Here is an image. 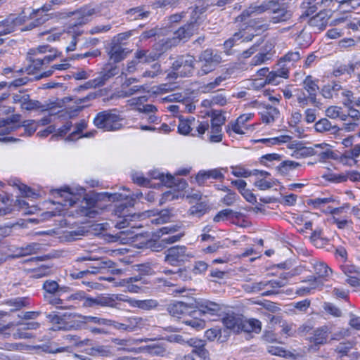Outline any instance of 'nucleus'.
I'll list each match as a JSON object with an SVG mask.
<instances>
[{
    "instance_id": "49",
    "label": "nucleus",
    "mask_w": 360,
    "mask_h": 360,
    "mask_svg": "<svg viewBox=\"0 0 360 360\" xmlns=\"http://www.w3.org/2000/svg\"><path fill=\"white\" fill-rule=\"evenodd\" d=\"M300 59L299 51H290L280 58L278 65L283 62H296Z\"/></svg>"
},
{
    "instance_id": "8",
    "label": "nucleus",
    "mask_w": 360,
    "mask_h": 360,
    "mask_svg": "<svg viewBox=\"0 0 360 360\" xmlns=\"http://www.w3.org/2000/svg\"><path fill=\"white\" fill-rule=\"evenodd\" d=\"M186 249L187 248L185 246L180 245L169 248L165 252V261L173 266L184 262L187 259V257H189L186 253Z\"/></svg>"
},
{
    "instance_id": "22",
    "label": "nucleus",
    "mask_w": 360,
    "mask_h": 360,
    "mask_svg": "<svg viewBox=\"0 0 360 360\" xmlns=\"http://www.w3.org/2000/svg\"><path fill=\"white\" fill-rule=\"evenodd\" d=\"M240 320L241 319L234 314H228L222 319V322L226 329L238 333Z\"/></svg>"
},
{
    "instance_id": "39",
    "label": "nucleus",
    "mask_w": 360,
    "mask_h": 360,
    "mask_svg": "<svg viewBox=\"0 0 360 360\" xmlns=\"http://www.w3.org/2000/svg\"><path fill=\"white\" fill-rule=\"evenodd\" d=\"M268 285L266 282H257L252 284H246L243 285V288L246 292H257L263 290Z\"/></svg>"
},
{
    "instance_id": "48",
    "label": "nucleus",
    "mask_w": 360,
    "mask_h": 360,
    "mask_svg": "<svg viewBox=\"0 0 360 360\" xmlns=\"http://www.w3.org/2000/svg\"><path fill=\"white\" fill-rule=\"evenodd\" d=\"M290 139V136H281L279 137L272 138V139H263L257 140V142H262L264 143H269L271 145H275L278 143H286Z\"/></svg>"
},
{
    "instance_id": "55",
    "label": "nucleus",
    "mask_w": 360,
    "mask_h": 360,
    "mask_svg": "<svg viewBox=\"0 0 360 360\" xmlns=\"http://www.w3.org/2000/svg\"><path fill=\"white\" fill-rule=\"evenodd\" d=\"M160 72V65L158 63H155L151 66L150 70H146L143 73L142 77L154 78L155 77L158 76Z\"/></svg>"
},
{
    "instance_id": "29",
    "label": "nucleus",
    "mask_w": 360,
    "mask_h": 360,
    "mask_svg": "<svg viewBox=\"0 0 360 360\" xmlns=\"http://www.w3.org/2000/svg\"><path fill=\"white\" fill-rule=\"evenodd\" d=\"M279 111L272 106H266L261 112L262 121L264 123L269 124L274 122L275 118L278 115Z\"/></svg>"
},
{
    "instance_id": "27",
    "label": "nucleus",
    "mask_w": 360,
    "mask_h": 360,
    "mask_svg": "<svg viewBox=\"0 0 360 360\" xmlns=\"http://www.w3.org/2000/svg\"><path fill=\"white\" fill-rule=\"evenodd\" d=\"M160 55V54L146 50H138L135 53V58L138 60L139 63H149L158 59Z\"/></svg>"
},
{
    "instance_id": "44",
    "label": "nucleus",
    "mask_w": 360,
    "mask_h": 360,
    "mask_svg": "<svg viewBox=\"0 0 360 360\" xmlns=\"http://www.w3.org/2000/svg\"><path fill=\"white\" fill-rule=\"evenodd\" d=\"M70 347H62L57 348L56 350L53 351V353H58V352H68L70 354L67 356L66 360H85L86 359L83 357V356L71 353L70 352Z\"/></svg>"
},
{
    "instance_id": "47",
    "label": "nucleus",
    "mask_w": 360,
    "mask_h": 360,
    "mask_svg": "<svg viewBox=\"0 0 360 360\" xmlns=\"http://www.w3.org/2000/svg\"><path fill=\"white\" fill-rule=\"evenodd\" d=\"M211 135L210 141L214 143H219L222 141L221 127L211 126Z\"/></svg>"
},
{
    "instance_id": "24",
    "label": "nucleus",
    "mask_w": 360,
    "mask_h": 360,
    "mask_svg": "<svg viewBox=\"0 0 360 360\" xmlns=\"http://www.w3.org/2000/svg\"><path fill=\"white\" fill-rule=\"evenodd\" d=\"M314 128L316 131L320 133L330 131L331 134H336L340 130L337 125L332 124V123L326 118L321 119L319 121L316 122Z\"/></svg>"
},
{
    "instance_id": "58",
    "label": "nucleus",
    "mask_w": 360,
    "mask_h": 360,
    "mask_svg": "<svg viewBox=\"0 0 360 360\" xmlns=\"http://www.w3.org/2000/svg\"><path fill=\"white\" fill-rule=\"evenodd\" d=\"M233 213V211L231 209H225L220 212H219L215 217H214L213 220L214 222H219L221 221H224L227 219Z\"/></svg>"
},
{
    "instance_id": "64",
    "label": "nucleus",
    "mask_w": 360,
    "mask_h": 360,
    "mask_svg": "<svg viewBox=\"0 0 360 360\" xmlns=\"http://www.w3.org/2000/svg\"><path fill=\"white\" fill-rule=\"evenodd\" d=\"M34 120H26L23 122L20 127H24L25 133H27L28 136H31L37 130V127L34 125Z\"/></svg>"
},
{
    "instance_id": "31",
    "label": "nucleus",
    "mask_w": 360,
    "mask_h": 360,
    "mask_svg": "<svg viewBox=\"0 0 360 360\" xmlns=\"http://www.w3.org/2000/svg\"><path fill=\"white\" fill-rule=\"evenodd\" d=\"M149 13V11L144 10L143 6H138L127 11V17L131 20L146 18L148 16Z\"/></svg>"
},
{
    "instance_id": "34",
    "label": "nucleus",
    "mask_w": 360,
    "mask_h": 360,
    "mask_svg": "<svg viewBox=\"0 0 360 360\" xmlns=\"http://www.w3.org/2000/svg\"><path fill=\"white\" fill-rule=\"evenodd\" d=\"M341 89V86L338 84L325 85L321 89V94L326 98H332L334 94Z\"/></svg>"
},
{
    "instance_id": "50",
    "label": "nucleus",
    "mask_w": 360,
    "mask_h": 360,
    "mask_svg": "<svg viewBox=\"0 0 360 360\" xmlns=\"http://www.w3.org/2000/svg\"><path fill=\"white\" fill-rule=\"evenodd\" d=\"M226 118L221 113L216 111L212 114L211 126L221 127L225 123Z\"/></svg>"
},
{
    "instance_id": "51",
    "label": "nucleus",
    "mask_w": 360,
    "mask_h": 360,
    "mask_svg": "<svg viewBox=\"0 0 360 360\" xmlns=\"http://www.w3.org/2000/svg\"><path fill=\"white\" fill-rule=\"evenodd\" d=\"M196 124L194 128L196 129L194 132L191 133L192 136H202L209 128V124L207 122L195 121Z\"/></svg>"
},
{
    "instance_id": "60",
    "label": "nucleus",
    "mask_w": 360,
    "mask_h": 360,
    "mask_svg": "<svg viewBox=\"0 0 360 360\" xmlns=\"http://www.w3.org/2000/svg\"><path fill=\"white\" fill-rule=\"evenodd\" d=\"M208 265L203 261H198L194 263L192 271L194 274H200L205 272Z\"/></svg>"
},
{
    "instance_id": "36",
    "label": "nucleus",
    "mask_w": 360,
    "mask_h": 360,
    "mask_svg": "<svg viewBox=\"0 0 360 360\" xmlns=\"http://www.w3.org/2000/svg\"><path fill=\"white\" fill-rule=\"evenodd\" d=\"M88 354L91 356H110L112 352L108 346H97L89 349Z\"/></svg>"
},
{
    "instance_id": "32",
    "label": "nucleus",
    "mask_w": 360,
    "mask_h": 360,
    "mask_svg": "<svg viewBox=\"0 0 360 360\" xmlns=\"http://www.w3.org/2000/svg\"><path fill=\"white\" fill-rule=\"evenodd\" d=\"M92 260L95 261V263L94 264V265L91 266V268L93 269H98L101 272L103 270L113 268L115 266V263L108 259H105V258L94 259L93 258Z\"/></svg>"
},
{
    "instance_id": "11",
    "label": "nucleus",
    "mask_w": 360,
    "mask_h": 360,
    "mask_svg": "<svg viewBox=\"0 0 360 360\" xmlns=\"http://www.w3.org/2000/svg\"><path fill=\"white\" fill-rule=\"evenodd\" d=\"M151 177L153 179H160L165 186L170 188L176 187L177 189L183 190L187 185L186 181L182 179H175L171 174L165 176L163 174H160L158 172L151 173Z\"/></svg>"
},
{
    "instance_id": "37",
    "label": "nucleus",
    "mask_w": 360,
    "mask_h": 360,
    "mask_svg": "<svg viewBox=\"0 0 360 360\" xmlns=\"http://www.w3.org/2000/svg\"><path fill=\"white\" fill-rule=\"evenodd\" d=\"M133 305L143 310H150L158 307V302L155 300H135Z\"/></svg>"
},
{
    "instance_id": "56",
    "label": "nucleus",
    "mask_w": 360,
    "mask_h": 360,
    "mask_svg": "<svg viewBox=\"0 0 360 360\" xmlns=\"http://www.w3.org/2000/svg\"><path fill=\"white\" fill-rule=\"evenodd\" d=\"M288 275H282L278 280H271L266 283L273 288L283 287L287 284Z\"/></svg>"
},
{
    "instance_id": "63",
    "label": "nucleus",
    "mask_w": 360,
    "mask_h": 360,
    "mask_svg": "<svg viewBox=\"0 0 360 360\" xmlns=\"http://www.w3.org/2000/svg\"><path fill=\"white\" fill-rule=\"evenodd\" d=\"M159 217L156 218L155 220L156 223L160 224V223H165L167 221L171 216L172 215L171 210L168 209L162 210H161L159 214Z\"/></svg>"
},
{
    "instance_id": "7",
    "label": "nucleus",
    "mask_w": 360,
    "mask_h": 360,
    "mask_svg": "<svg viewBox=\"0 0 360 360\" xmlns=\"http://www.w3.org/2000/svg\"><path fill=\"white\" fill-rule=\"evenodd\" d=\"M41 245L37 243H30L25 247L9 248L11 254H8L4 259H1V262L11 259L19 258L36 254L41 250Z\"/></svg>"
},
{
    "instance_id": "23",
    "label": "nucleus",
    "mask_w": 360,
    "mask_h": 360,
    "mask_svg": "<svg viewBox=\"0 0 360 360\" xmlns=\"http://www.w3.org/2000/svg\"><path fill=\"white\" fill-rule=\"evenodd\" d=\"M127 53L128 51L121 44H115L109 51L110 59L115 63H118L127 56Z\"/></svg>"
},
{
    "instance_id": "52",
    "label": "nucleus",
    "mask_w": 360,
    "mask_h": 360,
    "mask_svg": "<svg viewBox=\"0 0 360 360\" xmlns=\"http://www.w3.org/2000/svg\"><path fill=\"white\" fill-rule=\"evenodd\" d=\"M82 322L84 323L92 322L98 325H108V323H110V319H101L96 316H82Z\"/></svg>"
},
{
    "instance_id": "30",
    "label": "nucleus",
    "mask_w": 360,
    "mask_h": 360,
    "mask_svg": "<svg viewBox=\"0 0 360 360\" xmlns=\"http://www.w3.org/2000/svg\"><path fill=\"white\" fill-rule=\"evenodd\" d=\"M196 122L194 118L187 120H180L178 126L179 132L186 135L191 132L195 126Z\"/></svg>"
},
{
    "instance_id": "62",
    "label": "nucleus",
    "mask_w": 360,
    "mask_h": 360,
    "mask_svg": "<svg viewBox=\"0 0 360 360\" xmlns=\"http://www.w3.org/2000/svg\"><path fill=\"white\" fill-rule=\"evenodd\" d=\"M353 347L351 342H342L335 349V351L341 354V356L347 355L349 351Z\"/></svg>"
},
{
    "instance_id": "15",
    "label": "nucleus",
    "mask_w": 360,
    "mask_h": 360,
    "mask_svg": "<svg viewBox=\"0 0 360 360\" xmlns=\"http://www.w3.org/2000/svg\"><path fill=\"white\" fill-rule=\"evenodd\" d=\"M194 307L198 308V310H196V314H209L211 315H214L217 314L221 309L219 304L209 300H204L197 302V305Z\"/></svg>"
},
{
    "instance_id": "25",
    "label": "nucleus",
    "mask_w": 360,
    "mask_h": 360,
    "mask_svg": "<svg viewBox=\"0 0 360 360\" xmlns=\"http://www.w3.org/2000/svg\"><path fill=\"white\" fill-rule=\"evenodd\" d=\"M327 14L321 11L311 18L308 22L309 26L316 28L318 30H323L328 23Z\"/></svg>"
},
{
    "instance_id": "21",
    "label": "nucleus",
    "mask_w": 360,
    "mask_h": 360,
    "mask_svg": "<svg viewBox=\"0 0 360 360\" xmlns=\"http://www.w3.org/2000/svg\"><path fill=\"white\" fill-rule=\"evenodd\" d=\"M27 59L30 63L26 68V72L28 75L37 74L41 67L44 65L41 58H39L38 56H34L33 55L27 53Z\"/></svg>"
},
{
    "instance_id": "14",
    "label": "nucleus",
    "mask_w": 360,
    "mask_h": 360,
    "mask_svg": "<svg viewBox=\"0 0 360 360\" xmlns=\"http://www.w3.org/2000/svg\"><path fill=\"white\" fill-rule=\"evenodd\" d=\"M25 21V17H15L14 15H11L7 18L0 21L1 27L4 28L1 32L5 35L10 34L15 30L16 26L22 25Z\"/></svg>"
},
{
    "instance_id": "19",
    "label": "nucleus",
    "mask_w": 360,
    "mask_h": 360,
    "mask_svg": "<svg viewBox=\"0 0 360 360\" xmlns=\"http://www.w3.org/2000/svg\"><path fill=\"white\" fill-rule=\"evenodd\" d=\"M304 89L309 95L310 103L316 104V94L319 90L318 85L312 80L311 76H307L303 82Z\"/></svg>"
},
{
    "instance_id": "17",
    "label": "nucleus",
    "mask_w": 360,
    "mask_h": 360,
    "mask_svg": "<svg viewBox=\"0 0 360 360\" xmlns=\"http://www.w3.org/2000/svg\"><path fill=\"white\" fill-rule=\"evenodd\" d=\"M261 322L257 319H241L239 325V333L244 331L245 333L255 332L258 333L261 331Z\"/></svg>"
},
{
    "instance_id": "38",
    "label": "nucleus",
    "mask_w": 360,
    "mask_h": 360,
    "mask_svg": "<svg viewBox=\"0 0 360 360\" xmlns=\"http://www.w3.org/2000/svg\"><path fill=\"white\" fill-rule=\"evenodd\" d=\"M314 269L315 274L318 275L319 278L327 277L332 273L331 269L322 262L315 264Z\"/></svg>"
},
{
    "instance_id": "59",
    "label": "nucleus",
    "mask_w": 360,
    "mask_h": 360,
    "mask_svg": "<svg viewBox=\"0 0 360 360\" xmlns=\"http://www.w3.org/2000/svg\"><path fill=\"white\" fill-rule=\"evenodd\" d=\"M224 80L225 77H223L221 76L217 77L213 82H210L202 86L203 91L207 92L212 91V89L219 86L220 84Z\"/></svg>"
},
{
    "instance_id": "10",
    "label": "nucleus",
    "mask_w": 360,
    "mask_h": 360,
    "mask_svg": "<svg viewBox=\"0 0 360 360\" xmlns=\"http://www.w3.org/2000/svg\"><path fill=\"white\" fill-rule=\"evenodd\" d=\"M193 304H188L184 302H175L168 305L167 311L174 317L180 318L186 314H196V310Z\"/></svg>"
},
{
    "instance_id": "35",
    "label": "nucleus",
    "mask_w": 360,
    "mask_h": 360,
    "mask_svg": "<svg viewBox=\"0 0 360 360\" xmlns=\"http://www.w3.org/2000/svg\"><path fill=\"white\" fill-rule=\"evenodd\" d=\"M6 304L8 306L13 307L12 311L19 310L23 307L28 305V300L26 297H17L13 300H10L6 302Z\"/></svg>"
},
{
    "instance_id": "1",
    "label": "nucleus",
    "mask_w": 360,
    "mask_h": 360,
    "mask_svg": "<svg viewBox=\"0 0 360 360\" xmlns=\"http://www.w3.org/2000/svg\"><path fill=\"white\" fill-rule=\"evenodd\" d=\"M94 9H84L73 13V15L76 16L77 23L72 26H70L65 32V39H70V43L66 47L68 52L72 51L75 49L76 44L77 42V38L82 33V31L79 30L77 27V25H82L86 24L89 20V17L94 14Z\"/></svg>"
},
{
    "instance_id": "42",
    "label": "nucleus",
    "mask_w": 360,
    "mask_h": 360,
    "mask_svg": "<svg viewBox=\"0 0 360 360\" xmlns=\"http://www.w3.org/2000/svg\"><path fill=\"white\" fill-rule=\"evenodd\" d=\"M20 127V125H11L6 122L5 120H0V136L9 134Z\"/></svg>"
},
{
    "instance_id": "18",
    "label": "nucleus",
    "mask_w": 360,
    "mask_h": 360,
    "mask_svg": "<svg viewBox=\"0 0 360 360\" xmlns=\"http://www.w3.org/2000/svg\"><path fill=\"white\" fill-rule=\"evenodd\" d=\"M224 179V176L221 172L220 169H214L207 171H200L198 173L196 176V181L200 185H202L205 183V181L207 179Z\"/></svg>"
},
{
    "instance_id": "12",
    "label": "nucleus",
    "mask_w": 360,
    "mask_h": 360,
    "mask_svg": "<svg viewBox=\"0 0 360 360\" xmlns=\"http://www.w3.org/2000/svg\"><path fill=\"white\" fill-rule=\"evenodd\" d=\"M114 213L121 219L115 225V226L120 229L128 226L129 225V221L135 217V214H131L129 213L127 207L122 203L116 207L114 210Z\"/></svg>"
},
{
    "instance_id": "4",
    "label": "nucleus",
    "mask_w": 360,
    "mask_h": 360,
    "mask_svg": "<svg viewBox=\"0 0 360 360\" xmlns=\"http://www.w3.org/2000/svg\"><path fill=\"white\" fill-rule=\"evenodd\" d=\"M195 58L191 55H182L177 57L172 63V68L176 77L191 76L195 70Z\"/></svg>"
},
{
    "instance_id": "13",
    "label": "nucleus",
    "mask_w": 360,
    "mask_h": 360,
    "mask_svg": "<svg viewBox=\"0 0 360 360\" xmlns=\"http://www.w3.org/2000/svg\"><path fill=\"white\" fill-rule=\"evenodd\" d=\"M118 297L115 295H98L96 297H91L93 306L108 307L118 308Z\"/></svg>"
},
{
    "instance_id": "9",
    "label": "nucleus",
    "mask_w": 360,
    "mask_h": 360,
    "mask_svg": "<svg viewBox=\"0 0 360 360\" xmlns=\"http://www.w3.org/2000/svg\"><path fill=\"white\" fill-rule=\"evenodd\" d=\"M284 1L285 0H278V4H275L271 8L274 15L270 21L274 24L285 22L292 17V12L288 9Z\"/></svg>"
},
{
    "instance_id": "61",
    "label": "nucleus",
    "mask_w": 360,
    "mask_h": 360,
    "mask_svg": "<svg viewBox=\"0 0 360 360\" xmlns=\"http://www.w3.org/2000/svg\"><path fill=\"white\" fill-rule=\"evenodd\" d=\"M191 315L193 316V314ZM193 319L185 320L184 323L194 328H203L205 327V321L196 318L195 315H193Z\"/></svg>"
},
{
    "instance_id": "41",
    "label": "nucleus",
    "mask_w": 360,
    "mask_h": 360,
    "mask_svg": "<svg viewBox=\"0 0 360 360\" xmlns=\"http://www.w3.org/2000/svg\"><path fill=\"white\" fill-rule=\"evenodd\" d=\"M42 107L41 103L36 100H31L30 96H27V99H25L21 108L26 110H34L39 109Z\"/></svg>"
},
{
    "instance_id": "40",
    "label": "nucleus",
    "mask_w": 360,
    "mask_h": 360,
    "mask_svg": "<svg viewBox=\"0 0 360 360\" xmlns=\"http://www.w3.org/2000/svg\"><path fill=\"white\" fill-rule=\"evenodd\" d=\"M300 166V164L292 160H285L281 163L278 167L279 172L282 174H286L290 169H294Z\"/></svg>"
},
{
    "instance_id": "54",
    "label": "nucleus",
    "mask_w": 360,
    "mask_h": 360,
    "mask_svg": "<svg viewBox=\"0 0 360 360\" xmlns=\"http://www.w3.org/2000/svg\"><path fill=\"white\" fill-rule=\"evenodd\" d=\"M180 229V226L176 225H172L169 226H165L160 229L157 232L158 237H162L164 235H169L177 232Z\"/></svg>"
},
{
    "instance_id": "3",
    "label": "nucleus",
    "mask_w": 360,
    "mask_h": 360,
    "mask_svg": "<svg viewBox=\"0 0 360 360\" xmlns=\"http://www.w3.org/2000/svg\"><path fill=\"white\" fill-rule=\"evenodd\" d=\"M198 61L201 63V67L198 70L197 75L202 77L213 71L221 62V58L213 50L206 49L199 55Z\"/></svg>"
},
{
    "instance_id": "45",
    "label": "nucleus",
    "mask_w": 360,
    "mask_h": 360,
    "mask_svg": "<svg viewBox=\"0 0 360 360\" xmlns=\"http://www.w3.org/2000/svg\"><path fill=\"white\" fill-rule=\"evenodd\" d=\"M86 127V124L84 121H82L77 124L75 126V130L72 131L67 138L66 140L68 141H74L77 139V136Z\"/></svg>"
},
{
    "instance_id": "2",
    "label": "nucleus",
    "mask_w": 360,
    "mask_h": 360,
    "mask_svg": "<svg viewBox=\"0 0 360 360\" xmlns=\"http://www.w3.org/2000/svg\"><path fill=\"white\" fill-rule=\"evenodd\" d=\"M123 119L112 110L98 112L94 119V125L105 131H116L123 127Z\"/></svg>"
},
{
    "instance_id": "43",
    "label": "nucleus",
    "mask_w": 360,
    "mask_h": 360,
    "mask_svg": "<svg viewBox=\"0 0 360 360\" xmlns=\"http://www.w3.org/2000/svg\"><path fill=\"white\" fill-rule=\"evenodd\" d=\"M147 352L151 355L163 356L166 352L164 347L158 344L149 345L146 347Z\"/></svg>"
},
{
    "instance_id": "5",
    "label": "nucleus",
    "mask_w": 360,
    "mask_h": 360,
    "mask_svg": "<svg viewBox=\"0 0 360 360\" xmlns=\"http://www.w3.org/2000/svg\"><path fill=\"white\" fill-rule=\"evenodd\" d=\"M278 4V0H267L263 1L260 5H252L248 8L244 10L242 13L238 15L236 20L237 22H243L250 17H253L264 12L271 10L272 6Z\"/></svg>"
},
{
    "instance_id": "16",
    "label": "nucleus",
    "mask_w": 360,
    "mask_h": 360,
    "mask_svg": "<svg viewBox=\"0 0 360 360\" xmlns=\"http://www.w3.org/2000/svg\"><path fill=\"white\" fill-rule=\"evenodd\" d=\"M198 29V25L195 22H191L180 28L174 32V37L179 40L187 39L190 38Z\"/></svg>"
},
{
    "instance_id": "26",
    "label": "nucleus",
    "mask_w": 360,
    "mask_h": 360,
    "mask_svg": "<svg viewBox=\"0 0 360 360\" xmlns=\"http://www.w3.org/2000/svg\"><path fill=\"white\" fill-rule=\"evenodd\" d=\"M290 148H294V145H292ZM295 148V150L292 153V156L295 158H307L316 154V152L312 147L302 146L301 145L296 144Z\"/></svg>"
},
{
    "instance_id": "6",
    "label": "nucleus",
    "mask_w": 360,
    "mask_h": 360,
    "mask_svg": "<svg viewBox=\"0 0 360 360\" xmlns=\"http://www.w3.org/2000/svg\"><path fill=\"white\" fill-rule=\"evenodd\" d=\"M120 69L115 63H106L101 71L100 75L89 83L91 86L94 87L101 86L104 85L109 79L118 75Z\"/></svg>"
},
{
    "instance_id": "57",
    "label": "nucleus",
    "mask_w": 360,
    "mask_h": 360,
    "mask_svg": "<svg viewBox=\"0 0 360 360\" xmlns=\"http://www.w3.org/2000/svg\"><path fill=\"white\" fill-rule=\"evenodd\" d=\"M192 353L199 357V360H210L209 352L205 348V344L202 345L197 349H193Z\"/></svg>"
},
{
    "instance_id": "33",
    "label": "nucleus",
    "mask_w": 360,
    "mask_h": 360,
    "mask_svg": "<svg viewBox=\"0 0 360 360\" xmlns=\"http://www.w3.org/2000/svg\"><path fill=\"white\" fill-rule=\"evenodd\" d=\"M56 193L62 198H64V202H60V203L64 206H72L75 200L73 198L72 193L70 191L69 188H66L65 189H57L56 190Z\"/></svg>"
},
{
    "instance_id": "53",
    "label": "nucleus",
    "mask_w": 360,
    "mask_h": 360,
    "mask_svg": "<svg viewBox=\"0 0 360 360\" xmlns=\"http://www.w3.org/2000/svg\"><path fill=\"white\" fill-rule=\"evenodd\" d=\"M144 90L143 86H134L132 87H129L128 89H121L120 91V96L122 97H129L134 95L136 93L140 92L141 91Z\"/></svg>"
},
{
    "instance_id": "20",
    "label": "nucleus",
    "mask_w": 360,
    "mask_h": 360,
    "mask_svg": "<svg viewBox=\"0 0 360 360\" xmlns=\"http://www.w3.org/2000/svg\"><path fill=\"white\" fill-rule=\"evenodd\" d=\"M328 336L327 327H321L314 331L313 335L309 338L310 342L315 346L323 345L326 342Z\"/></svg>"
},
{
    "instance_id": "46",
    "label": "nucleus",
    "mask_w": 360,
    "mask_h": 360,
    "mask_svg": "<svg viewBox=\"0 0 360 360\" xmlns=\"http://www.w3.org/2000/svg\"><path fill=\"white\" fill-rule=\"evenodd\" d=\"M207 210V205L203 202L198 203L194 206H192L189 210L190 214L191 215H195L198 217L202 216L205 213Z\"/></svg>"
},
{
    "instance_id": "28",
    "label": "nucleus",
    "mask_w": 360,
    "mask_h": 360,
    "mask_svg": "<svg viewBox=\"0 0 360 360\" xmlns=\"http://www.w3.org/2000/svg\"><path fill=\"white\" fill-rule=\"evenodd\" d=\"M43 289L46 292L53 295L60 292H68L70 290V288L66 286L60 287L56 281L52 280L46 281L43 284Z\"/></svg>"
}]
</instances>
